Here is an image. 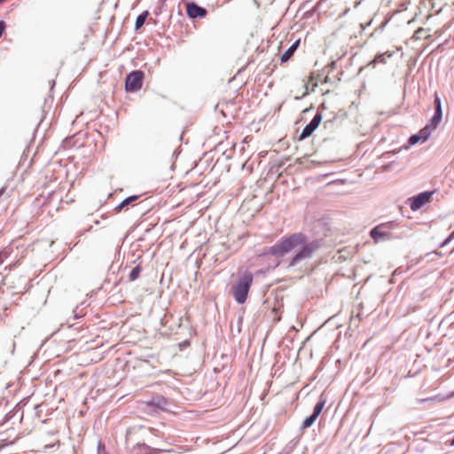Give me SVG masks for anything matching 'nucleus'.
Here are the masks:
<instances>
[{"label":"nucleus","instance_id":"1","mask_svg":"<svg viewBox=\"0 0 454 454\" xmlns=\"http://www.w3.org/2000/svg\"><path fill=\"white\" fill-rule=\"evenodd\" d=\"M324 244V239H313L312 240H309L305 233L299 231L281 238L273 246L267 247L263 254L283 257L298 248L296 253L290 259L288 264L289 267H294L303 260L310 259Z\"/></svg>","mask_w":454,"mask_h":454},{"label":"nucleus","instance_id":"2","mask_svg":"<svg viewBox=\"0 0 454 454\" xmlns=\"http://www.w3.org/2000/svg\"><path fill=\"white\" fill-rule=\"evenodd\" d=\"M252 283L253 275L250 271H245L239 275L237 282L232 286L233 298L238 304L246 302Z\"/></svg>","mask_w":454,"mask_h":454},{"label":"nucleus","instance_id":"3","mask_svg":"<svg viewBox=\"0 0 454 454\" xmlns=\"http://www.w3.org/2000/svg\"><path fill=\"white\" fill-rule=\"evenodd\" d=\"M397 228V223L395 221L382 223L370 231V237L375 243L390 240L395 238V231Z\"/></svg>","mask_w":454,"mask_h":454},{"label":"nucleus","instance_id":"4","mask_svg":"<svg viewBox=\"0 0 454 454\" xmlns=\"http://www.w3.org/2000/svg\"><path fill=\"white\" fill-rule=\"evenodd\" d=\"M145 74L141 70H133L125 77V90L135 92L141 89Z\"/></svg>","mask_w":454,"mask_h":454},{"label":"nucleus","instance_id":"5","mask_svg":"<svg viewBox=\"0 0 454 454\" xmlns=\"http://www.w3.org/2000/svg\"><path fill=\"white\" fill-rule=\"evenodd\" d=\"M435 193V190L425 191L410 198V207L412 211L420 209L423 206L430 202L432 196Z\"/></svg>","mask_w":454,"mask_h":454},{"label":"nucleus","instance_id":"6","mask_svg":"<svg viewBox=\"0 0 454 454\" xmlns=\"http://www.w3.org/2000/svg\"><path fill=\"white\" fill-rule=\"evenodd\" d=\"M322 114L317 111L312 120L303 128L301 133L299 136V140H304L305 138L309 137L318 128L322 121Z\"/></svg>","mask_w":454,"mask_h":454},{"label":"nucleus","instance_id":"7","mask_svg":"<svg viewBox=\"0 0 454 454\" xmlns=\"http://www.w3.org/2000/svg\"><path fill=\"white\" fill-rule=\"evenodd\" d=\"M185 9L187 16L192 20L205 18L207 14L206 8L192 1L185 4Z\"/></svg>","mask_w":454,"mask_h":454},{"label":"nucleus","instance_id":"8","mask_svg":"<svg viewBox=\"0 0 454 454\" xmlns=\"http://www.w3.org/2000/svg\"><path fill=\"white\" fill-rule=\"evenodd\" d=\"M432 133V128L429 124H427L417 134L411 135L408 140V145L403 146L408 149L411 145H415L419 142H426Z\"/></svg>","mask_w":454,"mask_h":454},{"label":"nucleus","instance_id":"9","mask_svg":"<svg viewBox=\"0 0 454 454\" xmlns=\"http://www.w3.org/2000/svg\"><path fill=\"white\" fill-rule=\"evenodd\" d=\"M168 400L163 395H154L150 400L145 401V405L153 411H168Z\"/></svg>","mask_w":454,"mask_h":454},{"label":"nucleus","instance_id":"10","mask_svg":"<svg viewBox=\"0 0 454 454\" xmlns=\"http://www.w3.org/2000/svg\"><path fill=\"white\" fill-rule=\"evenodd\" d=\"M442 118V100L440 97L435 93L434 94V114L430 119L429 125L432 128V131L436 129L438 124L441 122Z\"/></svg>","mask_w":454,"mask_h":454},{"label":"nucleus","instance_id":"11","mask_svg":"<svg viewBox=\"0 0 454 454\" xmlns=\"http://www.w3.org/2000/svg\"><path fill=\"white\" fill-rule=\"evenodd\" d=\"M395 55V51H387L382 53H378L374 57V59L370 62V66L375 67L377 64H391L394 62V58Z\"/></svg>","mask_w":454,"mask_h":454},{"label":"nucleus","instance_id":"12","mask_svg":"<svg viewBox=\"0 0 454 454\" xmlns=\"http://www.w3.org/2000/svg\"><path fill=\"white\" fill-rule=\"evenodd\" d=\"M300 45V39H297L292 45L286 50L280 56L281 62H287L294 54Z\"/></svg>","mask_w":454,"mask_h":454},{"label":"nucleus","instance_id":"13","mask_svg":"<svg viewBox=\"0 0 454 454\" xmlns=\"http://www.w3.org/2000/svg\"><path fill=\"white\" fill-rule=\"evenodd\" d=\"M139 198V195H130L125 198L121 202H120L115 207L114 210L120 212L123 208L131 205L134 201H136Z\"/></svg>","mask_w":454,"mask_h":454},{"label":"nucleus","instance_id":"14","mask_svg":"<svg viewBox=\"0 0 454 454\" xmlns=\"http://www.w3.org/2000/svg\"><path fill=\"white\" fill-rule=\"evenodd\" d=\"M325 403H326V398L322 394L319 397L318 402L314 406V409H313V411L311 414L317 419L318 416L320 415V413L322 412Z\"/></svg>","mask_w":454,"mask_h":454},{"label":"nucleus","instance_id":"15","mask_svg":"<svg viewBox=\"0 0 454 454\" xmlns=\"http://www.w3.org/2000/svg\"><path fill=\"white\" fill-rule=\"evenodd\" d=\"M148 14V11H145L137 17L135 21V30L140 29L145 25Z\"/></svg>","mask_w":454,"mask_h":454},{"label":"nucleus","instance_id":"16","mask_svg":"<svg viewBox=\"0 0 454 454\" xmlns=\"http://www.w3.org/2000/svg\"><path fill=\"white\" fill-rule=\"evenodd\" d=\"M142 270L143 268L141 265L138 264L135 266L129 274V280L130 282L137 280L139 278Z\"/></svg>","mask_w":454,"mask_h":454},{"label":"nucleus","instance_id":"17","mask_svg":"<svg viewBox=\"0 0 454 454\" xmlns=\"http://www.w3.org/2000/svg\"><path fill=\"white\" fill-rule=\"evenodd\" d=\"M316 420H317V418L314 417L312 414H310L309 416L306 417L304 419V420L302 421L301 429H306V428L310 427Z\"/></svg>","mask_w":454,"mask_h":454},{"label":"nucleus","instance_id":"18","mask_svg":"<svg viewBox=\"0 0 454 454\" xmlns=\"http://www.w3.org/2000/svg\"><path fill=\"white\" fill-rule=\"evenodd\" d=\"M454 239V231L441 243L440 247H443Z\"/></svg>","mask_w":454,"mask_h":454},{"label":"nucleus","instance_id":"19","mask_svg":"<svg viewBox=\"0 0 454 454\" xmlns=\"http://www.w3.org/2000/svg\"><path fill=\"white\" fill-rule=\"evenodd\" d=\"M73 314H74V318L75 319H78V318H81L83 317V314L81 313V311H79V306H77L74 310H73Z\"/></svg>","mask_w":454,"mask_h":454},{"label":"nucleus","instance_id":"20","mask_svg":"<svg viewBox=\"0 0 454 454\" xmlns=\"http://www.w3.org/2000/svg\"><path fill=\"white\" fill-rule=\"evenodd\" d=\"M389 20H390V18L386 19L383 22H381V24L375 29L374 32L382 31L384 29V27L387 26V24L388 23Z\"/></svg>","mask_w":454,"mask_h":454},{"label":"nucleus","instance_id":"21","mask_svg":"<svg viewBox=\"0 0 454 454\" xmlns=\"http://www.w3.org/2000/svg\"><path fill=\"white\" fill-rule=\"evenodd\" d=\"M105 450H106L105 444L102 443L101 442H98V454H100L101 451H105Z\"/></svg>","mask_w":454,"mask_h":454},{"label":"nucleus","instance_id":"22","mask_svg":"<svg viewBox=\"0 0 454 454\" xmlns=\"http://www.w3.org/2000/svg\"><path fill=\"white\" fill-rule=\"evenodd\" d=\"M452 395H447V396H444V395H437L435 396L434 399V400H437L438 402H442V401H444L448 398H450Z\"/></svg>","mask_w":454,"mask_h":454},{"label":"nucleus","instance_id":"23","mask_svg":"<svg viewBox=\"0 0 454 454\" xmlns=\"http://www.w3.org/2000/svg\"><path fill=\"white\" fill-rule=\"evenodd\" d=\"M165 2H166V0H162L161 6L159 9H157V11H155L156 15H159L162 12V7H163Z\"/></svg>","mask_w":454,"mask_h":454},{"label":"nucleus","instance_id":"24","mask_svg":"<svg viewBox=\"0 0 454 454\" xmlns=\"http://www.w3.org/2000/svg\"><path fill=\"white\" fill-rule=\"evenodd\" d=\"M327 67H329L331 70L335 69V68H336V61H332V63H331V64H329V65L327 66Z\"/></svg>","mask_w":454,"mask_h":454},{"label":"nucleus","instance_id":"25","mask_svg":"<svg viewBox=\"0 0 454 454\" xmlns=\"http://www.w3.org/2000/svg\"><path fill=\"white\" fill-rule=\"evenodd\" d=\"M416 373H417V371H416V372H414L412 374H411V372H409V374H405V375H403V377H404V378H408V377H410V376H413V375H415Z\"/></svg>","mask_w":454,"mask_h":454},{"label":"nucleus","instance_id":"26","mask_svg":"<svg viewBox=\"0 0 454 454\" xmlns=\"http://www.w3.org/2000/svg\"><path fill=\"white\" fill-rule=\"evenodd\" d=\"M355 317V315H354V311H352V317ZM356 317H357V318H359V319H360V318H361V314H360L359 312H358V313H356Z\"/></svg>","mask_w":454,"mask_h":454},{"label":"nucleus","instance_id":"27","mask_svg":"<svg viewBox=\"0 0 454 454\" xmlns=\"http://www.w3.org/2000/svg\"><path fill=\"white\" fill-rule=\"evenodd\" d=\"M397 274V269H395L393 273H392V279L391 281L393 280V278Z\"/></svg>","mask_w":454,"mask_h":454},{"label":"nucleus","instance_id":"28","mask_svg":"<svg viewBox=\"0 0 454 454\" xmlns=\"http://www.w3.org/2000/svg\"><path fill=\"white\" fill-rule=\"evenodd\" d=\"M401 7H404V8L406 9V7H405V4H399V5H398V8H399V13L401 12Z\"/></svg>","mask_w":454,"mask_h":454},{"label":"nucleus","instance_id":"29","mask_svg":"<svg viewBox=\"0 0 454 454\" xmlns=\"http://www.w3.org/2000/svg\"><path fill=\"white\" fill-rule=\"evenodd\" d=\"M4 192V188H2V189L0 190V197L3 195Z\"/></svg>","mask_w":454,"mask_h":454},{"label":"nucleus","instance_id":"30","mask_svg":"<svg viewBox=\"0 0 454 454\" xmlns=\"http://www.w3.org/2000/svg\"><path fill=\"white\" fill-rule=\"evenodd\" d=\"M450 445H451V446H454V437H453V438L451 439V441H450Z\"/></svg>","mask_w":454,"mask_h":454},{"label":"nucleus","instance_id":"31","mask_svg":"<svg viewBox=\"0 0 454 454\" xmlns=\"http://www.w3.org/2000/svg\"><path fill=\"white\" fill-rule=\"evenodd\" d=\"M51 89H52L55 85V81H51Z\"/></svg>","mask_w":454,"mask_h":454},{"label":"nucleus","instance_id":"32","mask_svg":"<svg viewBox=\"0 0 454 454\" xmlns=\"http://www.w3.org/2000/svg\"><path fill=\"white\" fill-rule=\"evenodd\" d=\"M92 229V226H90L89 228L86 229V231H90Z\"/></svg>","mask_w":454,"mask_h":454},{"label":"nucleus","instance_id":"33","mask_svg":"<svg viewBox=\"0 0 454 454\" xmlns=\"http://www.w3.org/2000/svg\"><path fill=\"white\" fill-rule=\"evenodd\" d=\"M94 223H95L96 225H98V224H99V221H98V220H96V221L94 222Z\"/></svg>","mask_w":454,"mask_h":454},{"label":"nucleus","instance_id":"34","mask_svg":"<svg viewBox=\"0 0 454 454\" xmlns=\"http://www.w3.org/2000/svg\"><path fill=\"white\" fill-rule=\"evenodd\" d=\"M412 21V20H406L407 24H410Z\"/></svg>","mask_w":454,"mask_h":454}]
</instances>
